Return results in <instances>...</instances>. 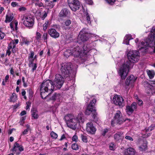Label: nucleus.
<instances>
[{
    "label": "nucleus",
    "instance_id": "1",
    "mask_svg": "<svg viewBox=\"0 0 155 155\" xmlns=\"http://www.w3.org/2000/svg\"><path fill=\"white\" fill-rule=\"evenodd\" d=\"M127 57L128 60L122 64L118 71L122 79L125 78L128 71L133 67L134 64L139 60V53L137 51L130 50L127 53Z\"/></svg>",
    "mask_w": 155,
    "mask_h": 155
},
{
    "label": "nucleus",
    "instance_id": "2",
    "mask_svg": "<svg viewBox=\"0 0 155 155\" xmlns=\"http://www.w3.org/2000/svg\"><path fill=\"white\" fill-rule=\"evenodd\" d=\"M83 116L82 113L78 114L77 116L69 114L65 116L64 119L68 127L73 129H75L77 125L81 122H84Z\"/></svg>",
    "mask_w": 155,
    "mask_h": 155
},
{
    "label": "nucleus",
    "instance_id": "3",
    "mask_svg": "<svg viewBox=\"0 0 155 155\" xmlns=\"http://www.w3.org/2000/svg\"><path fill=\"white\" fill-rule=\"evenodd\" d=\"M40 92L41 97L43 99H45L47 97H49L51 93L47 94L48 91H53L54 89V86L53 81L48 80L44 81L40 86Z\"/></svg>",
    "mask_w": 155,
    "mask_h": 155
},
{
    "label": "nucleus",
    "instance_id": "4",
    "mask_svg": "<svg viewBox=\"0 0 155 155\" xmlns=\"http://www.w3.org/2000/svg\"><path fill=\"white\" fill-rule=\"evenodd\" d=\"M150 31L152 35L149 36L147 39L140 41L138 45V50H140L148 46L153 47L155 45V26L152 28Z\"/></svg>",
    "mask_w": 155,
    "mask_h": 155
},
{
    "label": "nucleus",
    "instance_id": "5",
    "mask_svg": "<svg viewBox=\"0 0 155 155\" xmlns=\"http://www.w3.org/2000/svg\"><path fill=\"white\" fill-rule=\"evenodd\" d=\"M71 63H64L61 65L60 70L62 75L69 80L74 77V75L71 73L72 69Z\"/></svg>",
    "mask_w": 155,
    "mask_h": 155
},
{
    "label": "nucleus",
    "instance_id": "6",
    "mask_svg": "<svg viewBox=\"0 0 155 155\" xmlns=\"http://www.w3.org/2000/svg\"><path fill=\"white\" fill-rule=\"evenodd\" d=\"M126 120H128L129 121L131 120L128 119L124 120L122 117L121 112L118 110L115 113L114 118L111 121V125L114 126L115 124H120Z\"/></svg>",
    "mask_w": 155,
    "mask_h": 155
},
{
    "label": "nucleus",
    "instance_id": "7",
    "mask_svg": "<svg viewBox=\"0 0 155 155\" xmlns=\"http://www.w3.org/2000/svg\"><path fill=\"white\" fill-rule=\"evenodd\" d=\"M96 100L95 99H93L91 101L90 104L87 106L86 110L85 111V114L86 115H89L91 113L93 114V117L95 118L97 113L96 112V109L94 107Z\"/></svg>",
    "mask_w": 155,
    "mask_h": 155
},
{
    "label": "nucleus",
    "instance_id": "8",
    "mask_svg": "<svg viewBox=\"0 0 155 155\" xmlns=\"http://www.w3.org/2000/svg\"><path fill=\"white\" fill-rule=\"evenodd\" d=\"M90 35L87 29H83L78 35L77 38L78 43L79 44H81L82 42L87 41L89 38Z\"/></svg>",
    "mask_w": 155,
    "mask_h": 155
},
{
    "label": "nucleus",
    "instance_id": "9",
    "mask_svg": "<svg viewBox=\"0 0 155 155\" xmlns=\"http://www.w3.org/2000/svg\"><path fill=\"white\" fill-rule=\"evenodd\" d=\"M24 25L29 28H31L34 24V18L30 15H24L22 19Z\"/></svg>",
    "mask_w": 155,
    "mask_h": 155
},
{
    "label": "nucleus",
    "instance_id": "10",
    "mask_svg": "<svg viewBox=\"0 0 155 155\" xmlns=\"http://www.w3.org/2000/svg\"><path fill=\"white\" fill-rule=\"evenodd\" d=\"M72 56L74 57L81 58L83 55L82 51V48L78 45H75L71 47Z\"/></svg>",
    "mask_w": 155,
    "mask_h": 155
},
{
    "label": "nucleus",
    "instance_id": "11",
    "mask_svg": "<svg viewBox=\"0 0 155 155\" xmlns=\"http://www.w3.org/2000/svg\"><path fill=\"white\" fill-rule=\"evenodd\" d=\"M64 81V78L60 74H57L55 75V78L53 82L54 86L60 89L62 86Z\"/></svg>",
    "mask_w": 155,
    "mask_h": 155
},
{
    "label": "nucleus",
    "instance_id": "12",
    "mask_svg": "<svg viewBox=\"0 0 155 155\" xmlns=\"http://www.w3.org/2000/svg\"><path fill=\"white\" fill-rule=\"evenodd\" d=\"M69 6L71 10L76 11L78 10L81 6V5L78 0H68Z\"/></svg>",
    "mask_w": 155,
    "mask_h": 155
},
{
    "label": "nucleus",
    "instance_id": "13",
    "mask_svg": "<svg viewBox=\"0 0 155 155\" xmlns=\"http://www.w3.org/2000/svg\"><path fill=\"white\" fill-rule=\"evenodd\" d=\"M113 101L114 104L122 107L124 106V100L120 95H115L114 96Z\"/></svg>",
    "mask_w": 155,
    "mask_h": 155
},
{
    "label": "nucleus",
    "instance_id": "14",
    "mask_svg": "<svg viewBox=\"0 0 155 155\" xmlns=\"http://www.w3.org/2000/svg\"><path fill=\"white\" fill-rule=\"evenodd\" d=\"M24 150L22 146L16 142L14 143L13 148L10 150L13 152H15L16 155H19L20 154V152L23 151Z\"/></svg>",
    "mask_w": 155,
    "mask_h": 155
},
{
    "label": "nucleus",
    "instance_id": "15",
    "mask_svg": "<svg viewBox=\"0 0 155 155\" xmlns=\"http://www.w3.org/2000/svg\"><path fill=\"white\" fill-rule=\"evenodd\" d=\"M86 130L88 133L94 134L96 130V129L93 126L92 123L90 122L87 124Z\"/></svg>",
    "mask_w": 155,
    "mask_h": 155
},
{
    "label": "nucleus",
    "instance_id": "16",
    "mask_svg": "<svg viewBox=\"0 0 155 155\" xmlns=\"http://www.w3.org/2000/svg\"><path fill=\"white\" fill-rule=\"evenodd\" d=\"M137 108V104L136 102H134L130 106H128L126 107V112L128 114H130Z\"/></svg>",
    "mask_w": 155,
    "mask_h": 155
},
{
    "label": "nucleus",
    "instance_id": "17",
    "mask_svg": "<svg viewBox=\"0 0 155 155\" xmlns=\"http://www.w3.org/2000/svg\"><path fill=\"white\" fill-rule=\"evenodd\" d=\"M50 99L52 100H55L57 102L58 105L59 104V102H61L63 100V97L62 95L59 93H55L53 94Z\"/></svg>",
    "mask_w": 155,
    "mask_h": 155
},
{
    "label": "nucleus",
    "instance_id": "18",
    "mask_svg": "<svg viewBox=\"0 0 155 155\" xmlns=\"http://www.w3.org/2000/svg\"><path fill=\"white\" fill-rule=\"evenodd\" d=\"M48 33L53 38H56L59 36V33L54 28L50 29Z\"/></svg>",
    "mask_w": 155,
    "mask_h": 155
},
{
    "label": "nucleus",
    "instance_id": "19",
    "mask_svg": "<svg viewBox=\"0 0 155 155\" xmlns=\"http://www.w3.org/2000/svg\"><path fill=\"white\" fill-rule=\"evenodd\" d=\"M124 155H134L135 151L134 148L131 147L125 149L124 152Z\"/></svg>",
    "mask_w": 155,
    "mask_h": 155
},
{
    "label": "nucleus",
    "instance_id": "20",
    "mask_svg": "<svg viewBox=\"0 0 155 155\" xmlns=\"http://www.w3.org/2000/svg\"><path fill=\"white\" fill-rule=\"evenodd\" d=\"M136 79V78H135L134 75H130L127 78L126 81V85H128L134 82Z\"/></svg>",
    "mask_w": 155,
    "mask_h": 155
},
{
    "label": "nucleus",
    "instance_id": "21",
    "mask_svg": "<svg viewBox=\"0 0 155 155\" xmlns=\"http://www.w3.org/2000/svg\"><path fill=\"white\" fill-rule=\"evenodd\" d=\"M133 38L131 37V36L130 35H125L124 37L123 43L128 45L129 44V41L131 39H132Z\"/></svg>",
    "mask_w": 155,
    "mask_h": 155
},
{
    "label": "nucleus",
    "instance_id": "22",
    "mask_svg": "<svg viewBox=\"0 0 155 155\" xmlns=\"http://www.w3.org/2000/svg\"><path fill=\"white\" fill-rule=\"evenodd\" d=\"M13 14L11 13H8L6 16V19L5 22H9L12 21L13 18Z\"/></svg>",
    "mask_w": 155,
    "mask_h": 155
},
{
    "label": "nucleus",
    "instance_id": "23",
    "mask_svg": "<svg viewBox=\"0 0 155 155\" xmlns=\"http://www.w3.org/2000/svg\"><path fill=\"white\" fill-rule=\"evenodd\" d=\"M147 129V128H146L142 131L141 134L142 135V137L143 138H147L151 135V133H148L150 132L149 131H147H147H146Z\"/></svg>",
    "mask_w": 155,
    "mask_h": 155
},
{
    "label": "nucleus",
    "instance_id": "24",
    "mask_svg": "<svg viewBox=\"0 0 155 155\" xmlns=\"http://www.w3.org/2000/svg\"><path fill=\"white\" fill-rule=\"evenodd\" d=\"M139 150L140 151H145L147 149V142L144 141L143 143L139 147Z\"/></svg>",
    "mask_w": 155,
    "mask_h": 155
},
{
    "label": "nucleus",
    "instance_id": "25",
    "mask_svg": "<svg viewBox=\"0 0 155 155\" xmlns=\"http://www.w3.org/2000/svg\"><path fill=\"white\" fill-rule=\"evenodd\" d=\"M83 50H82V51L83 55L86 54L91 50V48H89V46L87 45H84L83 47Z\"/></svg>",
    "mask_w": 155,
    "mask_h": 155
},
{
    "label": "nucleus",
    "instance_id": "26",
    "mask_svg": "<svg viewBox=\"0 0 155 155\" xmlns=\"http://www.w3.org/2000/svg\"><path fill=\"white\" fill-rule=\"evenodd\" d=\"M34 61V59L31 60L30 59L29 61V67H32V70L33 71L34 70H35L37 68V66L36 64L35 63L33 64V63Z\"/></svg>",
    "mask_w": 155,
    "mask_h": 155
},
{
    "label": "nucleus",
    "instance_id": "27",
    "mask_svg": "<svg viewBox=\"0 0 155 155\" xmlns=\"http://www.w3.org/2000/svg\"><path fill=\"white\" fill-rule=\"evenodd\" d=\"M64 56L67 58L69 57L70 55H72L71 47H70L69 49L67 50L64 52Z\"/></svg>",
    "mask_w": 155,
    "mask_h": 155
},
{
    "label": "nucleus",
    "instance_id": "28",
    "mask_svg": "<svg viewBox=\"0 0 155 155\" xmlns=\"http://www.w3.org/2000/svg\"><path fill=\"white\" fill-rule=\"evenodd\" d=\"M147 72L150 79H152L153 78L155 74L154 72L153 71L147 70Z\"/></svg>",
    "mask_w": 155,
    "mask_h": 155
},
{
    "label": "nucleus",
    "instance_id": "29",
    "mask_svg": "<svg viewBox=\"0 0 155 155\" xmlns=\"http://www.w3.org/2000/svg\"><path fill=\"white\" fill-rule=\"evenodd\" d=\"M69 12L67 9H64L61 10L60 13L61 16H66L68 14Z\"/></svg>",
    "mask_w": 155,
    "mask_h": 155
},
{
    "label": "nucleus",
    "instance_id": "30",
    "mask_svg": "<svg viewBox=\"0 0 155 155\" xmlns=\"http://www.w3.org/2000/svg\"><path fill=\"white\" fill-rule=\"evenodd\" d=\"M18 23V21H15L14 22L12 21V22H11L10 24V25L11 29L14 30L13 26H15V30H17Z\"/></svg>",
    "mask_w": 155,
    "mask_h": 155
},
{
    "label": "nucleus",
    "instance_id": "31",
    "mask_svg": "<svg viewBox=\"0 0 155 155\" xmlns=\"http://www.w3.org/2000/svg\"><path fill=\"white\" fill-rule=\"evenodd\" d=\"M123 133L121 132H117L114 135V138L116 140H118L121 139V136Z\"/></svg>",
    "mask_w": 155,
    "mask_h": 155
},
{
    "label": "nucleus",
    "instance_id": "32",
    "mask_svg": "<svg viewBox=\"0 0 155 155\" xmlns=\"http://www.w3.org/2000/svg\"><path fill=\"white\" fill-rule=\"evenodd\" d=\"M10 101L12 102H15L17 100V97L15 93H13L12 96L10 97Z\"/></svg>",
    "mask_w": 155,
    "mask_h": 155
},
{
    "label": "nucleus",
    "instance_id": "33",
    "mask_svg": "<svg viewBox=\"0 0 155 155\" xmlns=\"http://www.w3.org/2000/svg\"><path fill=\"white\" fill-rule=\"evenodd\" d=\"M50 21L49 20L46 21L45 24L43 25V30H46L47 29L48 26L50 25Z\"/></svg>",
    "mask_w": 155,
    "mask_h": 155
},
{
    "label": "nucleus",
    "instance_id": "34",
    "mask_svg": "<svg viewBox=\"0 0 155 155\" xmlns=\"http://www.w3.org/2000/svg\"><path fill=\"white\" fill-rule=\"evenodd\" d=\"M15 46V44L14 43L13 41H11L8 45V49H11L13 47L14 48Z\"/></svg>",
    "mask_w": 155,
    "mask_h": 155
},
{
    "label": "nucleus",
    "instance_id": "35",
    "mask_svg": "<svg viewBox=\"0 0 155 155\" xmlns=\"http://www.w3.org/2000/svg\"><path fill=\"white\" fill-rule=\"evenodd\" d=\"M116 148V146L114 143H111L109 144V148L110 150H113Z\"/></svg>",
    "mask_w": 155,
    "mask_h": 155
},
{
    "label": "nucleus",
    "instance_id": "36",
    "mask_svg": "<svg viewBox=\"0 0 155 155\" xmlns=\"http://www.w3.org/2000/svg\"><path fill=\"white\" fill-rule=\"evenodd\" d=\"M81 138L82 140V141L85 143H87V136L84 134H81Z\"/></svg>",
    "mask_w": 155,
    "mask_h": 155
},
{
    "label": "nucleus",
    "instance_id": "37",
    "mask_svg": "<svg viewBox=\"0 0 155 155\" xmlns=\"http://www.w3.org/2000/svg\"><path fill=\"white\" fill-rule=\"evenodd\" d=\"M71 148L74 150H76L79 149V146L76 143H74L71 145Z\"/></svg>",
    "mask_w": 155,
    "mask_h": 155
},
{
    "label": "nucleus",
    "instance_id": "38",
    "mask_svg": "<svg viewBox=\"0 0 155 155\" xmlns=\"http://www.w3.org/2000/svg\"><path fill=\"white\" fill-rule=\"evenodd\" d=\"M36 39L38 41H39L41 39V35L40 33H39L38 32H36Z\"/></svg>",
    "mask_w": 155,
    "mask_h": 155
},
{
    "label": "nucleus",
    "instance_id": "39",
    "mask_svg": "<svg viewBox=\"0 0 155 155\" xmlns=\"http://www.w3.org/2000/svg\"><path fill=\"white\" fill-rule=\"evenodd\" d=\"M50 135L51 137L54 139H56L58 137L57 134L53 131L51 132Z\"/></svg>",
    "mask_w": 155,
    "mask_h": 155
},
{
    "label": "nucleus",
    "instance_id": "40",
    "mask_svg": "<svg viewBox=\"0 0 155 155\" xmlns=\"http://www.w3.org/2000/svg\"><path fill=\"white\" fill-rule=\"evenodd\" d=\"M155 128V124H152L148 128H147V129L146 130H147V131H149L150 132L153 129H154Z\"/></svg>",
    "mask_w": 155,
    "mask_h": 155
},
{
    "label": "nucleus",
    "instance_id": "41",
    "mask_svg": "<svg viewBox=\"0 0 155 155\" xmlns=\"http://www.w3.org/2000/svg\"><path fill=\"white\" fill-rule=\"evenodd\" d=\"M86 16V19L88 23L90 24L91 23V21L90 20V17L87 12H85Z\"/></svg>",
    "mask_w": 155,
    "mask_h": 155
},
{
    "label": "nucleus",
    "instance_id": "42",
    "mask_svg": "<svg viewBox=\"0 0 155 155\" xmlns=\"http://www.w3.org/2000/svg\"><path fill=\"white\" fill-rule=\"evenodd\" d=\"M34 52L33 51H31L30 54L28 56L29 60L31 59H34Z\"/></svg>",
    "mask_w": 155,
    "mask_h": 155
},
{
    "label": "nucleus",
    "instance_id": "43",
    "mask_svg": "<svg viewBox=\"0 0 155 155\" xmlns=\"http://www.w3.org/2000/svg\"><path fill=\"white\" fill-rule=\"evenodd\" d=\"M47 36L48 34L46 33H44L43 35L42 38L45 42H47L46 40L47 39Z\"/></svg>",
    "mask_w": 155,
    "mask_h": 155
},
{
    "label": "nucleus",
    "instance_id": "44",
    "mask_svg": "<svg viewBox=\"0 0 155 155\" xmlns=\"http://www.w3.org/2000/svg\"><path fill=\"white\" fill-rule=\"evenodd\" d=\"M35 5L36 6H38L39 7H44V5L41 2H36L35 3Z\"/></svg>",
    "mask_w": 155,
    "mask_h": 155
},
{
    "label": "nucleus",
    "instance_id": "45",
    "mask_svg": "<svg viewBox=\"0 0 155 155\" xmlns=\"http://www.w3.org/2000/svg\"><path fill=\"white\" fill-rule=\"evenodd\" d=\"M32 116L35 119H37L38 117V114L36 112H34L32 113Z\"/></svg>",
    "mask_w": 155,
    "mask_h": 155
},
{
    "label": "nucleus",
    "instance_id": "46",
    "mask_svg": "<svg viewBox=\"0 0 155 155\" xmlns=\"http://www.w3.org/2000/svg\"><path fill=\"white\" fill-rule=\"evenodd\" d=\"M22 42L23 43L27 45H28L30 43L28 40L25 38H24L22 40Z\"/></svg>",
    "mask_w": 155,
    "mask_h": 155
},
{
    "label": "nucleus",
    "instance_id": "47",
    "mask_svg": "<svg viewBox=\"0 0 155 155\" xmlns=\"http://www.w3.org/2000/svg\"><path fill=\"white\" fill-rule=\"evenodd\" d=\"M5 36V34L0 30V39H2Z\"/></svg>",
    "mask_w": 155,
    "mask_h": 155
},
{
    "label": "nucleus",
    "instance_id": "48",
    "mask_svg": "<svg viewBox=\"0 0 155 155\" xmlns=\"http://www.w3.org/2000/svg\"><path fill=\"white\" fill-rule=\"evenodd\" d=\"M71 23V21L70 20H66L64 24L65 25L68 26Z\"/></svg>",
    "mask_w": 155,
    "mask_h": 155
},
{
    "label": "nucleus",
    "instance_id": "49",
    "mask_svg": "<svg viewBox=\"0 0 155 155\" xmlns=\"http://www.w3.org/2000/svg\"><path fill=\"white\" fill-rule=\"evenodd\" d=\"M78 140V137L77 136L74 135L73 136V137H72V140L74 141L77 142Z\"/></svg>",
    "mask_w": 155,
    "mask_h": 155
},
{
    "label": "nucleus",
    "instance_id": "50",
    "mask_svg": "<svg viewBox=\"0 0 155 155\" xmlns=\"http://www.w3.org/2000/svg\"><path fill=\"white\" fill-rule=\"evenodd\" d=\"M110 4L112 5L115 1V0H105Z\"/></svg>",
    "mask_w": 155,
    "mask_h": 155
},
{
    "label": "nucleus",
    "instance_id": "51",
    "mask_svg": "<svg viewBox=\"0 0 155 155\" xmlns=\"http://www.w3.org/2000/svg\"><path fill=\"white\" fill-rule=\"evenodd\" d=\"M22 82L23 83V86L24 87H26L27 86V84L25 82V78L24 77H23L22 78Z\"/></svg>",
    "mask_w": 155,
    "mask_h": 155
},
{
    "label": "nucleus",
    "instance_id": "52",
    "mask_svg": "<svg viewBox=\"0 0 155 155\" xmlns=\"http://www.w3.org/2000/svg\"><path fill=\"white\" fill-rule=\"evenodd\" d=\"M85 2L87 4L89 5H92L93 3L92 0H84Z\"/></svg>",
    "mask_w": 155,
    "mask_h": 155
},
{
    "label": "nucleus",
    "instance_id": "53",
    "mask_svg": "<svg viewBox=\"0 0 155 155\" xmlns=\"http://www.w3.org/2000/svg\"><path fill=\"white\" fill-rule=\"evenodd\" d=\"M125 138L127 140L130 141H132L133 140V139L132 138L129 136H126L125 137Z\"/></svg>",
    "mask_w": 155,
    "mask_h": 155
},
{
    "label": "nucleus",
    "instance_id": "54",
    "mask_svg": "<svg viewBox=\"0 0 155 155\" xmlns=\"http://www.w3.org/2000/svg\"><path fill=\"white\" fill-rule=\"evenodd\" d=\"M108 130L107 129H105L103 131L102 134L103 136H104L108 132Z\"/></svg>",
    "mask_w": 155,
    "mask_h": 155
},
{
    "label": "nucleus",
    "instance_id": "55",
    "mask_svg": "<svg viewBox=\"0 0 155 155\" xmlns=\"http://www.w3.org/2000/svg\"><path fill=\"white\" fill-rule=\"evenodd\" d=\"M137 104L141 106L142 105L143 102L141 100L139 99L137 101Z\"/></svg>",
    "mask_w": 155,
    "mask_h": 155
},
{
    "label": "nucleus",
    "instance_id": "56",
    "mask_svg": "<svg viewBox=\"0 0 155 155\" xmlns=\"http://www.w3.org/2000/svg\"><path fill=\"white\" fill-rule=\"evenodd\" d=\"M11 5L13 7H15L18 5V3L15 2H12Z\"/></svg>",
    "mask_w": 155,
    "mask_h": 155
},
{
    "label": "nucleus",
    "instance_id": "57",
    "mask_svg": "<svg viewBox=\"0 0 155 155\" xmlns=\"http://www.w3.org/2000/svg\"><path fill=\"white\" fill-rule=\"evenodd\" d=\"M47 14L46 13V12H45L41 17V19H42V20H44L45 18L47 17Z\"/></svg>",
    "mask_w": 155,
    "mask_h": 155
},
{
    "label": "nucleus",
    "instance_id": "58",
    "mask_svg": "<svg viewBox=\"0 0 155 155\" xmlns=\"http://www.w3.org/2000/svg\"><path fill=\"white\" fill-rule=\"evenodd\" d=\"M26 114V111L25 110L22 111L20 114V115L22 116L25 115Z\"/></svg>",
    "mask_w": 155,
    "mask_h": 155
},
{
    "label": "nucleus",
    "instance_id": "59",
    "mask_svg": "<svg viewBox=\"0 0 155 155\" xmlns=\"http://www.w3.org/2000/svg\"><path fill=\"white\" fill-rule=\"evenodd\" d=\"M12 41H13L14 43L16 44H17L19 41V40L18 39H15L14 40H12Z\"/></svg>",
    "mask_w": 155,
    "mask_h": 155
},
{
    "label": "nucleus",
    "instance_id": "60",
    "mask_svg": "<svg viewBox=\"0 0 155 155\" xmlns=\"http://www.w3.org/2000/svg\"><path fill=\"white\" fill-rule=\"evenodd\" d=\"M10 49H8L6 51V54L9 56L11 53V51H10Z\"/></svg>",
    "mask_w": 155,
    "mask_h": 155
},
{
    "label": "nucleus",
    "instance_id": "61",
    "mask_svg": "<svg viewBox=\"0 0 155 155\" xmlns=\"http://www.w3.org/2000/svg\"><path fill=\"white\" fill-rule=\"evenodd\" d=\"M9 78V75H7L5 77V82H7V81L8 80Z\"/></svg>",
    "mask_w": 155,
    "mask_h": 155
},
{
    "label": "nucleus",
    "instance_id": "62",
    "mask_svg": "<svg viewBox=\"0 0 155 155\" xmlns=\"http://www.w3.org/2000/svg\"><path fill=\"white\" fill-rule=\"evenodd\" d=\"M28 131V129L25 130L22 132L23 134L25 135L27 134Z\"/></svg>",
    "mask_w": 155,
    "mask_h": 155
},
{
    "label": "nucleus",
    "instance_id": "63",
    "mask_svg": "<svg viewBox=\"0 0 155 155\" xmlns=\"http://www.w3.org/2000/svg\"><path fill=\"white\" fill-rule=\"evenodd\" d=\"M12 52L14 53H15L16 51V48H15V47H14V48H12Z\"/></svg>",
    "mask_w": 155,
    "mask_h": 155
},
{
    "label": "nucleus",
    "instance_id": "64",
    "mask_svg": "<svg viewBox=\"0 0 155 155\" xmlns=\"http://www.w3.org/2000/svg\"><path fill=\"white\" fill-rule=\"evenodd\" d=\"M13 129H12L8 130V133L9 135H10L12 133Z\"/></svg>",
    "mask_w": 155,
    "mask_h": 155
}]
</instances>
